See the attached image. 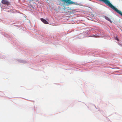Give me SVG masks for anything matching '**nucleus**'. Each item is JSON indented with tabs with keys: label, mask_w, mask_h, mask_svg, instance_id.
<instances>
[{
	"label": "nucleus",
	"mask_w": 122,
	"mask_h": 122,
	"mask_svg": "<svg viewBox=\"0 0 122 122\" xmlns=\"http://www.w3.org/2000/svg\"><path fill=\"white\" fill-rule=\"evenodd\" d=\"M100 1L104 3L108 6L111 8L118 13L122 16V12L118 10L108 0H99Z\"/></svg>",
	"instance_id": "obj_1"
},
{
	"label": "nucleus",
	"mask_w": 122,
	"mask_h": 122,
	"mask_svg": "<svg viewBox=\"0 0 122 122\" xmlns=\"http://www.w3.org/2000/svg\"><path fill=\"white\" fill-rule=\"evenodd\" d=\"M1 3L3 4L6 5H10V2L6 0H2L1 1Z\"/></svg>",
	"instance_id": "obj_2"
},
{
	"label": "nucleus",
	"mask_w": 122,
	"mask_h": 122,
	"mask_svg": "<svg viewBox=\"0 0 122 122\" xmlns=\"http://www.w3.org/2000/svg\"><path fill=\"white\" fill-rule=\"evenodd\" d=\"M41 21L43 22L44 24H48V22L46 20L43 18H41Z\"/></svg>",
	"instance_id": "obj_3"
},
{
	"label": "nucleus",
	"mask_w": 122,
	"mask_h": 122,
	"mask_svg": "<svg viewBox=\"0 0 122 122\" xmlns=\"http://www.w3.org/2000/svg\"><path fill=\"white\" fill-rule=\"evenodd\" d=\"M105 18L106 20L109 21H111V20L108 17L105 16Z\"/></svg>",
	"instance_id": "obj_4"
},
{
	"label": "nucleus",
	"mask_w": 122,
	"mask_h": 122,
	"mask_svg": "<svg viewBox=\"0 0 122 122\" xmlns=\"http://www.w3.org/2000/svg\"><path fill=\"white\" fill-rule=\"evenodd\" d=\"M115 39L116 40H117L118 41H119V40L118 38H117V37H115Z\"/></svg>",
	"instance_id": "obj_5"
}]
</instances>
